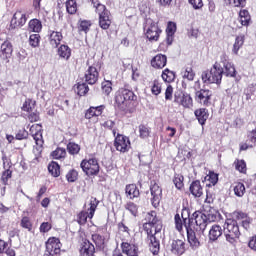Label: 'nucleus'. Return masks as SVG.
I'll list each match as a JSON object with an SVG mask.
<instances>
[{"instance_id": "16", "label": "nucleus", "mask_w": 256, "mask_h": 256, "mask_svg": "<svg viewBox=\"0 0 256 256\" xmlns=\"http://www.w3.org/2000/svg\"><path fill=\"white\" fill-rule=\"evenodd\" d=\"M150 193H151V203L157 209L161 203V199L163 197V189L159 184L155 181H151L150 185Z\"/></svg>"}, {"instance_id": "31", "label": "nucleus", "mask_w": 256, "mask_h": 256, "mask_svg": "<svg viewBox=\"0 0 256 256\" xmlns=\"http://www.w3.org/2000/svg\"><path fill=\"white\" fill-rule=\"evenodd\" d=\"M189 191L193 197H203V186L200 180H194L189 187Z\"/></svg>"}, {"instance_id": "17", "label": "nucleus", "mask_w": 256, "mask_h": 256, "mask_svg": "<svg viewBox=\"0 0 256 256\" xmlns=\"http://www.w3.org/2000/svg\"><path fill=\"white\" fill-rule=\"evenodd\" d=\"M120 249L123 255L126 256H139V246L130 240L122 241Z\"/></svg>"}, {"instance_id": "11", "label": "nucleus", "mask_w": 256, "mask_h": 256, "mask_svg": "<svg viewBox=\"0 0 256 256\" xmlns=\"http://www.w3.org/2000/svg\"><path fill=\"white\" fill-rule=\"evenodd\" d=\"M174 103L183 107V109H193V97L191 94L184 91H177L174 93Z\"/></svg>"}, {"instance_id": "55", "label": "nucleus", "mask_w": 256, "mask_h": 256, "mask_svg": "<svg viewBox=\"0 0 256 256\" xmlns=\"http://www.w3.org/2000/svg\"><path fill=\"white\" fill-rule=\"evenodd\" d=\"M77 179H79V172L76 169L72 168L66 173L68 183H75Z\"/></svg>"}, {"instance_id": "27", "label": "nucleus", "mask_w": 256, "mask_h": 256, "mask_svg": "<svg viewBox=\"0 0 256 256\" xmlns=\"http://www.w3.org/2000/svg\"><path fill=\"white\" fill-rule=\"evenodd\" d=\"M185 240H181V239H176L173 240L171 243V253H173V255H183L186 251L185 248Z\"/></svg>"}, {"instance_id": "35", "label": "nucleus", "mask_w": 256, "mask_h": 256, "mask_svg": "<svg viewBox=\"0 0 256 256\" xmlns=\"http://www.w3.org/2000/svg\"><path fill=\"white\" fill-rule=\"evenodd\" d=\"M125 193L129 199H137L139 195H141V192L139 191V187H137V184H127L125 187Z\"/></svg>"}, {"instance_id": "8", "label": "nucleus", "mask_w": 256, "mask_h": 256, "mask_svg": "<svg viewBox=\"0 0 256 256\" xmlns=\"http://www.w3.org/2000/svg\"><path fill=\"white\" fill-rule=\"evenodd\" d=\"M161 33H163V30L159 27L158 22L147 20L144 25V34L146 39H149L150 41H159Z\"/></svg>"}, {"instance_id": "44", "label": "nucleus", "mask_w": 256, "mask_h": 256, "mask_svg": "<svg viewBox=\"0 0 256 256\" xmlns=\"http://www.w3.org/2000/svg\"><path fill=\"white\" fill-rule=\"evenodd\" d=\"M223 67V75L226 77H237V70L233 63H226Z\"/></svg>"}, {"instance_id": "39", "label": "nucleus", "mask_w": 256, "mask_h": 256, "mask_svg": "<svg viewBox=\"0 0 256 256\" xmlns=\"http://www.w3.org/2000/svg\"><path fill=\"white\" fill-rule=\"evenodd\" d=\"M66 151L69 153V155L75 157L76 155H79V153H81V145L75 142H68L66 145Z\"/></svg>"}, {"instance_id": "52", "label": "nucleus", "mask_w": 256, "mask_h": 256, "mask_svg": "<svg viewBox=\"0 0 256 256\" xmlns=\"http://www.w3.org/2000/svg\"><path fill=\"white\" fill-rule=\"evenodd\" d=\"M65 5L69 15H75L77 13V0H67Z\"/></svg>"}, {"instance_id": "13", "label": "nucleus", "mask_w": 256, "mask_h": 256, "mask_svg": "<svg viewBox=\"0 0 256 256\" xmlns=\"http://www.w3.org/2000/svg\"><path fill=\"white\" fill-rule=\"evenodd\" d=\"M3 161V171L1 174L0 181L2 185H9V179H12L13 177V162H11V159L7 158V156L2 157Z\"/></svg>"}, {"instance_id": "37", "label": "nucleus", "mask_w": 256, "mask_h": 256, "mask_svg": "<svg viewBox=\"0 0 256 256\" xmlns=\"http://www.w3.org/2000/svg\"><path fill=\"white\" fill-rule=\"evenodd\" d=\"M93 25V23L91 22V20H83L80 19L78 20L77 23V29L79 33H89V31H91V26Z\"/></svg>"}, {"instance_id": "26", "label": "nucleus", "mask_w": 256, "mask_h": 256, "mask_svg": "<svg viewBox=\"0 0 256 256\" xmlns=\"http://www.w3.org/2000/svg\"><path fill=\"white\" fill-rule=\"evenodd\" d=\"M175 33H177V23L169 21L166 27V43L172 45L175 39Z\"/></svg>"}, {"instance_id": "58", "label": "nucleus", "mask_w": 256, "mask_h": 256, "mask_svg": "<svg viewBox=\"0 0 256 256\" xmlns=\"http://www.w3.org/2000/svg\"><path fill=\"white\" fill-rule=\"evenodd\" d=\"M15 139L16 141H25L26 139H29V132L25 128L19 129L15 133Z\"/></svg>"}, {"instance_id": "25", "label": "nucleus", "mask_w": 256, "mask_h": 256, "mask_svg": "<svg viewBox=\"0 0 256 256\" xmlns=\"http://www.w3.org/2000/svg\"><path fill=\"white\" fill-rule=\"evenodd\" d=\"M48 33L49 44L54 49H57V47H59V45H61V42L63 41V33L54 30H49Z\"/></svg>"}, {"instance_id": "20", "label": "nucleus", "mask_w": 256, "mask_h": 256, "mask_svg": "<svg viewBox=\"0 0 256 256\" xmlns=\"http://www.w3.org/2000/svg\"><path fill=\"white\" fill-rule=\"evenodd\" d=\"M117 229H118L116 233L117 239H120L121 242L131 241V229H129V227L125 225L123 221L117 224Z\"/></svg>"}, {"instance_id": "60", "label": "nucleus", "mask_w": 256, "mask_h": 256, "mask_svg": "<svg viewBox=\"0 0 256 256\" xmlns=\"http://www.w3.org/2000/svg\"><path fill=\"white\" fill-rule=\"evenodd\" d=\"M41 43V35L39 33L31 34L29 37V45L31 47H39V44Z\"/></svg>"}, {"instance_id": "49", "label": "nucleus", "mask_w": 256, "mask_h": 256, "mask_svg": "<svg viewBox=\"0 0 256 256\" xmlns=\"http://www.w3.org/2000/svg\"><path fill=\"white\" fill-rule=\"evenodd\" d=\"M161 77L165 83H173V81H175L176 75L175 72L166 68L162 71Z\"/></svg>"}, {"instance_id": "59", "label": "nucleus", "mask_w": 256, "mask_h": 256, "mask_svg": "<svg viewBox=\"0 0 256 256\" xmlns=\"http://www.w3.org/2000/svg\"><path fill=\"white\" fill-rule=\"evenodd\" d=\"M234 195H236V197H243V195H245V184L241 182L235 183Z\"/></svg>"}, {"instance_id": "38", "label": "nucleus", "mask_w": 256, "mask_h": 256, "mask_svg": "<svg viewBox=\"0 0 256 256\" xmlns=\"http://www.w3.org/2000/svg\"><path fill=\"white\" fill-rule=\"evenodd\" d=\"M181 219L184 221L185 229H191V223H193V218H191V212L189 211V209H182Z\"/></svg>"}, {"instance_id": "10", "label": "nucleus", "mask_w": 256, "mask_h": 256, "mask_svg": "<svg viewBox=\"0 0 256 256\" xmlns=\"http://www.w3.org/2000/svg\"><path fill=\"white\" fill-rule=\"evenodd\" d=\"M194 99L202 107H211L213 104V91L202 88L195 91Z\"/></svg>"}, {"instance_id": "21", "label": "nucleus", "mask_w": 256, "mask_h": 256, "mask_svg": "<svg viewBox=\"0 0 256 256\" xmlns=\"http://www.w3.org/2000/svg\"><path fill=\"white\" fill-rule=\"evenodd\" d=\"M103 111H105V105L100 106H90L89 109L85 111L84 119L91 121V119H97V117H101L103 115Z\"/></svg>"}, {"instance_id": "14", "label": "nucleus", "mask_w": 256, "mask_h": 256, "mask_svg": "<svg viewBox=\"0 0 256 256\" xmlns=\"http://www.w3.org/2000/svg\"><path fill=\"white\" fill-rule=\"evenodd\" d=\"M96 14L98 15V25L100 29L107 31V29H109L113 23V20L111 19V11H109L107 7L100 8Z\"/></svg>"}, {"instance_id": "50", "label": "nucleus", "mask_w": 256, "mask_h": 256, "mask_svg": "<svg viewBox=\"0 0 256 256\" xmlns=\"http://www.w3.org/2000/svg\"><path fill=\"white\" fill-rule=\"evenodd\" d=\"M51 157L57 160L65 159V157H67V150L65 148L57 147L51 152Z\"/></svg>"}, {"instance_id": "1", "label": "nucleus", "mask_w": 256, "mask_h": 256, "mask_svg": "<svg viewBox=\"0 0 256 256\" xmlns=\"http://www.w3.org/2000/svg\"><path fill=\"white\" fill-rule=\"evenodd\" d=\"M144 221L142 228L147 237L163 236V220L157 215V211L147 212Z\"/></svg>"}, {"instance_id": "41", "label": "nucleus", "mask_w": 256, "mask_h": 256, "mask_svg": "<svg viewBox=\"0 0 256 256\" xmlns=\"http://www.w3.org/2000/svg\"><path fill=\"white\" fill-rule=\"evenodd\" d=\"M102 95L109 97L113 93V82L111 80H104L101 83Z\"/></svg>"}, {"instance_id": "43", "label": "nucleus", "mask_w": 256, "mask_h": 256, "mask_svg": "<svg viewBox=\"0 0 256 256\" xmlns=\"http://www.w3.org/2000/svg\"><path fill=\"white\" fill-rule=\"evenodd\" d=\"M205 181H208L207 187H215V184L219 183V174L210 170L205 176Z\"/></svg>"}, {"instance_id": "15", "label": "nucleus", "mask_w": 256, "mask_h": 256, "mask_svg": "<svg viewBox=\"0 0 256 256\" xmlns=\"http://www.w3.org/2000/svg\"><path fill=\"white\" fill-rule=\"evenodd\" d=\"M114 137V147L116 151L129 153V149H131V140H129V137L123 134H116Z\"/></svg>"}, {"instance_id": "53", "label": "nucleus", "mask_w": 256, "mask_h": 256, "mask_svg": "<svg viewBox=\"0 0 256 256\" xmlns=\"http://www.w3.org/2000/svg\"><path fill=\"white\" fill-rule=\"evenodd\" d=\"M234 165L236 171H239V173H242L244 175L247 174V162H245V160L236 159L234 161Z\"/></svg>"}, {"instance_id": "34", "label": "nucleus", "mask_w": 256, "mask_h": 256, "mask_svg": "<svg viewBox=\"0 0 256 256\" xmlns=\"http://www.w3.org/2000/svg\"><path fill=\"white\" fill-rule=\"evenodd\" d=\"M28 31L30 33H41L43 31V22L37 18L29 20Z\"/></svg>"}, {"instance_id": "22", "label": "nucleus", "mask_w": 256, "mask_h": 256, "mask_svg": "<svg viewBox=\"0 0 256 256\" xmlns=\"http://www.w3.org/2000/svg\"><path fill=\"white\" fill-rule=\"evenodd\" d=\"M248 140L244 143H240L239 145V151H247V149H253L256 145V127L252 129L248 135Z\"/></svg>"}, {"instance_id": "6", "label": "nucleus", "mask_w": 256, "mask_h": 256, "mask_svg": "<svg viewBox=\"0 0 256 256\" xmlns=\"http://www.w3.org/2000/svg\"><path fill=\"white\" fill-rule=\"evenodd\" d=\"M219 219V211L212 209L209 210L207 215L205 214H198L195 216V231H199L200 233H203L207 229V221L210 223H215Z\"/></svg>"}, {"instance_id": "54", "label": "nucleus", "mask_w": 256, "mask_h": 256, "mask_svg": "<svg viewBox=\"0 0 256 256\" xmlns=\"http://www.w3.org/2000/svg\"><path fill=\"white\" fill-rule=\"evenodd\" d=\"M98 205H99V201L97 200V198H92L90 201V207L88 208L89 219H93V217H95V211H97Z\"/></svg>"}, {"instance_id": "29", "label": "nucleus", "mask_w": 256, "mask_h": 256, "mask_svg": "<svg viewBox=\"0 0 256 256\" xmlns=\"http://www.w3.org/2000/svg\"><path fill=\"white\" fill-rule=\"evenodd\" d=\"M91 241L94 243L98 251H107V244L105 243V236L94 233L91 235Z\"/></svg>"}, {"instance_id": "24", "label": "nucleus", "mask_w": 256, "mask_h": 256, "mask_svg": "<svg viewBox=\"0 0 256 256\" xmlns=\"http://www.w3.org/2000/svg\"><path fill=\"white\" fill-rule=\"evenodd\" d=\"M163 236H147L149 241V249L154 255H159L161 251V239Z\"/></svg>"}, {"instance_id": "57", "label": "nucleus", "mask_w": 256, "mask_h": 256, "mask_svg": "<svg viewBox=\"0 0 256 256\" xmlns=\"http://www.w3.org/2000/svg\"><path fill=\"white\" fill-rule=\"evenodd\" d=\"M139 129V137L140 139H147L149 135H151V128L145 126L144 124H140L138 126Z\"/></svg>"}, {"instance_id": "63", "label": "nucleus", "mask_w": 256, "mask_h": 256, "mask_svg": "<svg viewBox=\"0 0 256 256\" xmlns=\"http://www.w3.org/2000/svg\"><path fill=\"white\" fill-rule=\"evenodd\" d=\"M183 79H187V81H193L195 79V72H193V68L187 67L184 72H182Z\"/></svg>"}, {"instance_id": "4", "label": "nucleus", "mask_w": 256, "mask_h": 256, "mask_svg": "<svg viewBox=\"0 0 256 256\" xmlns=\"http://www.w3.org/2000/svg\"><path fill=\"white\" fill-rule=\"evenodd\" d=\"M88 69L85 72L84 80L88 85H95L99 81V71H101V62L92 58L87 61Z\"/></svg>"}, {"instance_id": "56", "label": "nucleus", "mask_w": 256, "mask_h": 256, "mask_svg": "<svg viewBox=\"0 0 256 256\" xmlns=\"http://www.w3.org/2000/svg\"><path fill=\"white\" fill-rule=\"evenodd\" d=\"M184 181H185V177H183V175H181V174L174 175L173 183H174L176 189H179L181 191V189H183V187H185V184L183 183Z\"/></svg>"}, {"instance_id": "45", "label": "nucleus", "mask_w": 256, "mask_h": 256, "mask_svg": "<svg viewBox=\"0 0 256 256\" xmlns=\"http://www.w3.org/2000/svg\"><path fill=\"white\" fill-rule=\"evenodd\" d=\"M48 171L52 177H59L61 175V166L55 161H51L48 165Z\"/></svg>"}, {"instance_id": "18", "label": "nucleus", "mask_w": 256, "mask_h": 256, "mask_svg": "<svg viewBox=\"0 0 256 256\" xmlns=\"http://www.w3.org/2000/svg\"><path fill=\"white\" fill-rule=\"evenodd\" d=\"M11 57H13V43L5 40L0 46V60L2 63H9Z\"/></svg>"}, {"instance_id": "7", "label": "nucleus", "mask_w": 256, "mask_h": 256, "mask_svg": "<svg viewBox=\"0 0 256 256\" xmlns=\"http://www.w3.org/2000/svg\"><path fill=\"white\" fill-rule=\"evenodd\" d=\"M80 167L83 173H85V175H87L88 177H95L99 175V160H97V158L95 157L83 159L80 163Z\"/></svg>"}, {"instance_id": "9", "label": "nucleus", "mask_w": 256, "mask_h": 256, "mask_svg": "<svg viewBox=\"0 0 256 256\" xmlns=\"http://www.w3.org/2000/svg\"><path fill=\"white\" fill-rule=\"evenodd\" d=\"M46 250L43 256H61V239L58 237L52 236L47 239L45 242Z\"/></svg>"}, {"instance_id": "33", "label": "nucleus", "mask_w": 256, "mask_h": 256, "mask_svg": "<svg viewBox=\"0 0 256 256\" xmlns=\"http://www.w3.org/2000/svg\"><path fill=\"white\" fill-rule=\"evenodd\" d=\"M72 50L68 45L61 44L58 46L57 55L60 59H64V61H69L71 59Z\"/></svg>"}, {"instance_id": "51", "label": "nucleus", "mask_w": 256, "mask_h": 256, "mask_svg": "<svg viewBox=\"0 0 256 256\" xmlns=\"http://www.w3.org/2000/svg\"><path fill=\"white\" fill-rule=\"evenodd\" d=\"M163 83H161L159 80L155 79L152 82L151 85V93L152 95H155L157 97V95H161V91H163V87H162Z\"/></svg>"}, {"instance_id": "23", "label": "nucleus", "mask_w": 256, "mask_h": 256, "mask_svg": "<svg viewBox=\"0 0 256 256\" xmlns=\"http://www.w3.org/2000/svg\"><path fill=\"white\" fill-rule=\"evenodd\" d=\"M187 233V239L188 243L194 251L199 249L201 247V241H199V238L197 237V233H195V230L193 228L186 229Z\"/></svg>"}, {"instance_id": "12", "label": "nucleus", "mask_w": 256, "mask_h": 256, "mask_svg": "<svg viewBox=\"0 0 256 256\" xmlns=\"http://www.w3.org/2000/svg\"><path fill=\"white\" fill-rule=\"evenodd\" d=\"M29 19V14L23 12V10H16L10 21V29H21L25 27Z\"/></svg>"}, {"instance_id": "62", "label": "nucleus", "mask_w": 256, "mask_h": 256, "mask_svg": "<svg viewBox=\"0 0 256 256\" xmlns=\"http://www.w3.org/2000/svg\"><path fill=\"white\" fill-rule=\"evenodd\" d=\"M174 223L176 229L179 231V233H181V231H183V227H185V224L183 219H181V215H179V213L175 214Z\"/></svg>"}, {"instance_id": "30", "label": "nucleus", "mask_w": 256, "mask_h": 256, "mask_svg": "<svg viewBox=\"0 0 256 256\" xmlns=\"http://www.w3.org/2000/svg\"><path fill=\"white\" fill-rule=\"evenodd\" d=\"M198 123L203 127L209 119V110L207 108H198L194 111Z\"/></svg>"}, {"instance_id": "28", "label": "nucleus", "mask_w": 256, "mask_h": 256, "mask_svg": "<svg viewBox=\"0 0 256 256\" xmlns=\"http://www.w3.org/2000/svg\"><path fill=\"white\" fill-rule=\"evenodd\" d=\"M153 69H163L167 65V56L165 54H157L150 61Z\"/></svg>"}, {"instance_id": "36", "label": "nucleus", "mask_w": 256, "mask_h": 256, "mask_svg": "<svg viewBox=\"0 0 256 256\" xmlns=\"http://www.w3.org/2000/svg\"><path fill=\"white\" fill-rule=\"evenodd\" d=\"M223 235V228L220 225L214 224L209 230L208 237L210 241H217Z\"/></svg>"}, {"instance_id": "40", "label": "nucleus", "mask_w": 256, "mask_h": 256, "mask_svg": "<svg viewBox=\"0 0 256 256\" xmlns=\"http://www.w3.org/2000/svg\"><path fill=\"white\" fill-rule=\"evenodd\" d=\"M244 44H245V35L236 36L235 42L232 48V53L234 55H239V49H241V47H243Z\"/></svg>"}, {"instance_id": "64", "label": "nucleus", "mask_w": 256, "mask_h": 256, "mask_svg": "<svg viewBox=\"0 0 256 256\" xmlns=\"http://www.w3.org/2000/svg\"><path fill=\"white\" fill-rule=\"evenodd\" d=\"M53 229V224L51 222H42L39 227L40 233H49Z\"/></svg>"}, {"instance_id": "19", "label": "nucleus", "mask_w": 256, "mask_h": 256, "mask_svg": "<svg viewBox=\"0 0 256 256\" xmlns=\"http://www.w3.org/2000/svg\"><path fill=\"white\" fill-rule=\"evenodd\" d=\"M30 135L33 137L36 145L42 147L45 141L43 140V125L33 124L30 127Z\"/></svg>"}, {"instance_id": "2", "label": "nucleus", "mask_w": 256, "mask_h": 256, "mask_svg": "<svg viewBox=\"0 0 256 256\" xmlns=\"http://www.w3.org/2000/svg\"><path fill=\"white\" fill-rule=\"evenodd\" d=\"M115 106L119 111H129L134 101H137V95L129 88H119L114 97Z\"/></svg>"}, {"instance_id": "42", "label": "nucleus", "mask_w": 256, "mask_h": 256, "mask_svg": "<svg viewBox=\"0 0 256 256\" xmlns=\"http://www.w3.org/2000/svg\"><path fill=\"white\" fill-rule=\"evenodd\" d=\"M74 89L79 97H85V95L89 93V85H87V82H78L74 86Z\"/></svg>"}, {"instance_id": "3", "label": "nucleus", "mask_w": 256, "mask_h": 256, "mask_svg": "<svg viewBox=\"0 0 256 256\" xmlns=\"http://www.w3.org/2000/svg\"><path fill=\"white\" fill-rule=\"evenodd\" d=\"M223 227L227 243H230L232 247H237V241H239V237H241V231L239 230L237 220L228 218L226 219Z\"/></svg>"}, {"instance_id": "46", "label": "nucleus", "mask_w": 256, "mask_h": 256, "mask_svg": "<svg viewBox=\"0 0 256 256\" xmlns=\"http://www.w3.org/2000/svg\"><path fill=\"white\" fill-rule=\"evenodd\" d=\"M124 209L129 211L132 217H139V206L132 201L127 202L124 205Z\"/></svg>"}, {"instance_id": "47", "label": "nucleus", "mask_w": 256, "mask_h": 256, "mask_svg": "<svg viewBox=\"0 0 256 256\" xmlns=\"http://www.w3.org/2000/svg\"><path fill=\"white\" fill-rule=\"evenodd\" d=\"M20 227L31 233V231H33V222L31 221V218L29 216H22L20 220Z\"/></svg>"}, {"instance_id": "5", "label": "nucleus", "mask_w": 256, "mask_h": 256, "mask_svg": "<svg viewBox=\"0 0 256 256\" xmlns=\"http://www.w3.org/2000/svg\"><path fill=\"white\" fill-rule=\"evenodd\" d=\"M222 79L223 68L219 62H215L210 70L202 73V81L204 83H216V85H221Z\"/></svg>"}, {"instance_id": "48", "label": "nucleus", "mask_w": 256, "mask_h": 256, "mask_svg": "<svg viewBox=\"0 0 256 256\" xmlns=\"http://www.w3.org/2000/svg\"><path fill=\"white\" fill-rule=\"evenodd\" d=\"M35 105H37V102L33 101L31 98H27L24 101L21 110L26 113H32V111L35 109Z\"/></svg>"}, {"instance_id": "32", "label": "nucleus", "mask_w": 256, "mask_h": 256, "mask_svg": "<svg viewBox=\"0 0 256 256\" xmlns=\"http://www.w3.org/2000/svg\"><path fill=\"white\" fill-rule=\"evenodd\" d=\"M238 21L241 24V27L251 25V13H249V10L240 9L238 13Z\"/></svg>"}, {"instance_id": "61", "label": "nucleus", "mask_w": 256, "mask_h": 256, "mask_svg": "<svg viewBox=\"0 0 256 256\" xmlns=\"http://www.w3.org/2000/svg\"><path fill=\"white\" fill-rule=\"evenodd\" d=\"M87 219H89V212L81 211L77 214L78 225H86Z\"/></svg>"}]
</instances>
